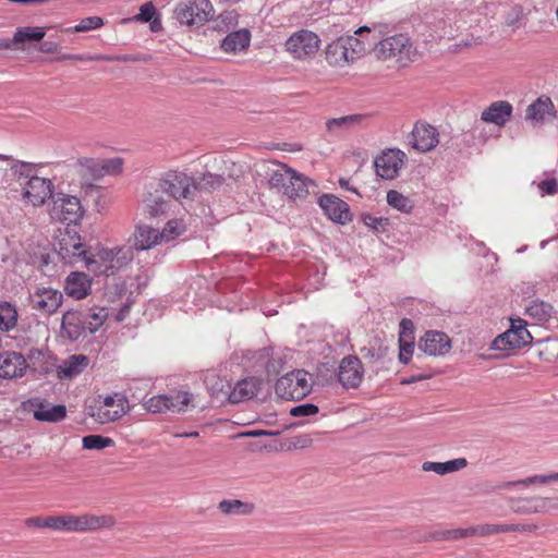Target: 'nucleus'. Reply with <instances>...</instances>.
Listing matches in <instances>:
<instances>
[{"mask_svg": "<svg viewBox=\"0 0 558 558\" xmlns=\"http://www.w3.org/2000/svg\"><path fill=\"white\" fill-rule=\"evenodd\" d=\"M523 325L522 320H512L511 327L499 335L492 342V349L504 352V355L511 354L512 351L521 347Z\"/></svg>", "mask_w": 558, "mask_h": 558, "instance_id": "23", "label": "nucleus"}, {"mask_svg": "<svg viewBox=\"0 0 558 558\" xmlns=\"http://www.w3.org/2000/svg\"><path fill=\"white\" fill-rule=\"evenodd\" d=\"M537 190L541 195H554L558 191V182L555 178H547L537 183Z\"/></svg>", "mask_w": 558, "mask_h": 558, "instance_id": "54", "label": "nucleus"}, {"mask_svg": "<svg viewBox=\"0 0 558 558\" xmlns=\"http://www.w3.org/2000/svg\"><path fill=\"white\" fill-rule=\"evenodd\" d=\"M400 326L402 328V332L401 333L404 335V338L409 339L410 335L405 333V329L412 327V322L410 319H402Z\"/></svg>", "mask_w": 558, "mask_h": 558, "instance_id": "61", "label": "nucleus"}, {"mask_svg": "<svg viewBox=\"0 0 558 558\" xmlns=\"http://www.w3.org/2000/svg\"><path fill=\"white\" fill-rule=\"evenodd\" d=\"M63 294L52 288H38L31 295V305L43 314H53L62 305Z\"/></svg>", "mask_w": 558, "mask_h": 558, "instance_id": "19", "label": "nucleus"}, {"mask_svg": "<svg viewBox=\"0 0 558 558\" xmlns=\"http://www.w3.org/2000/svg\"><path fill=\"white\" fill-rule=\"evenodd\" d=\"M318 413V407L312 403L301 404L293 407L290 410V414L294 417L299 416H311Z\"/></svg>", "mask_w": 558, "mask_h": 558, "instance_id": "53", "label": "nucleus"}, {"mask_svg": "<svg viewBox=\"0 0 558 558\" xmlns=\"http://www.w3.org/2000/svg\"><path fill=\"white\" fill-rule=\"evenodd\" d=\"M247 436L258 437V436H267L271 435L270 432L267 430H254L246 434Z\"/></svg>", "mask_w": 558, "mask_h": 558, "instance_id": "62", "label": "nucleus"}, {"mask_svg": "<svg viewBox=\"0 0 558 558\" xmlns=\"http://www.w3.org/2000/svg\"><path fill=\"white\" fill-rule=\"evenodd\" d=\"M130 314V305L125 304L121 307V310L117 313L114 320L118 323L123 322Z\"/></svg>", "mask_w": 558, "mask_h": 558, "instance_id": "57", "label": "nucleus"}, {"mask_svg": "<svg viewBox=\"0 0 558 558\" xmlns=\"http://www.w3.org/2000/svg\"><path fill=\"white\" fill-rule=\"evenodd\" d=\"M362 120L360 114H350L340 118H333L326 122L328 131L336 132L337 130H345Z\"/></svg>", "mask_w": 558, "mask_h": 558, "instance_id": "44", "label": "nucleus"}, {"mask_svg": "<svg viewBox=\"0 0 558 558\" xmlns=\"http://www.w3.org/2000/svg\"><path fill=\"white\" fill-rule=\"evenodd\" d=\"M468 465V461L465 458H458L447 462H433L425 461L422 464V470L424 472H435L439 475H445L448 473H453L464 469Z\"/></svg>", "mask_w": 558, "mask_h": 558, "instance_id": "37", "label": "nucleus"}, {"mask_svg": "<svg viewBox=\"0 0 558 558\" xmlns=\"http://www.w3.org/2000/svg\"><path fill=\"white\" fill-rule=\"evenodd\" d=\"M339 184H340V186H341V187H344V189H347V190H350V187H349V182H348L347 180L340 179V180H339ZM351 191L355 192V190H354V189H351Z\"/></svg>", "mask_w": 558, "mask_h": 558, "instance_id": "64", "label": "nucleus"}, {"mask_svg": "<svg viewBox=\"0 0 558 558\" xmlns=\"http://www.w3.org/2000/svg\"><path fill=\"white\" fill-rule=\"evenodd\" d=\"M387 203L395 209H413L415 206L410 197L395 190H390L387 193Z\"/></svg>", "mask_w": 558, "mask_h": 558, "instance_id": "46", "label": "nucleus"}, {"mask_svg": "<svg viewBox=\"0 0 558 558\" xmlns=\"http://www.w3.org/2000/svg\"><path fill=\"white\" fill-rule=\"evenodd\" d=\"M186 231V225L182 219L168 220L162 229H159V242L161 244L169 243Z\"/></svg>", "mask_w": 558, "mask_h": 558, "instance_id": "39", "label": "nucleus"}, {"mask_svg": "<svg viewBox=\"0 0 558 558\" xmlns=\"http://www.w3.org/2000/svg\"><path fill=\"white\" fill-rule=\"evenodd\" d=\"M156 14V8L153 2H145L140 8V13L136 16V20L142 23L151 22V29L155 31V24L158 22L157 20H153Z\"/></svg>", "mask_w": 558, "mask_h": 558, "instance_id": "49", "label": "nucleus"}, {"mask_svg": "<svg viewBox=\"0 0 558 558\" xmlns=\"http://www.w3.org/2000/svg\"><path fill=\"white\" fill-rule=\"evenodd\" d=\"M472 14L473 12L468 9H462L459 12L441 11L427 16L426 23L439 37H453L458 31L480 22L476 19H471Z\"/></svg>", "mask_w": 558, "mask_h": 558, "instance_id": "9", "label": "nucleus"}, {"mask_svg": "<svg viewBox=\"0 0 558 558\" xmlns=\"http://www.w3.org/2000/svg\"><path fill=\"white\" fill-rule=\"evenodd\" d=\"M107 205L108 197L104 187L86 180L83 181L77 175L70 173V170L66 173V179L56 184L54 209L104 208Z\"/></svg>", "mask_w": 558, "mask_h": 558, "instance_id": "3", "label": "nucleus"}, {"mask_svg": "<svg viewBox=\"0 0 558 558\" xmlns=\"http://www.w3.org/2000/svg\"><path fill=\"white\" fill-rule=\"evenodd\" d=\"M251 34L246 28L232 32L221 41V49L226 52H238L248 47Z\"/></svg>", "mask_w": 558, "mask_h": 558, "instance_id": "36", "label": "nucleus"}, {"mask_svg": "<svg viewBox=\"0 0 558 558\" xmlns=\"http://www.w3.org/2000/svg\"><path fill=\"white\" fill-rule=\"evenodd\" d=\"M363 220L366 226L373 228L376 231H384L388 225V219L383 217H376L372 213H367L363 216Z\"/></svg>", "mask_w": 558, "mask_h": 558, "instance_id": "52", "label": "nucleus"}, {"mask_svg": "<svg viewBox=\"0 0 558 558\" xmlns=\"http://www.w3.org/2000/svg\"><path fill=\"white\" fill-rule=\"evenodd\" d=\"M262 380L257 377H247L239 380L229 393L231 403H240L254 398L260 389Z\"/></svg>", "mask_w": 558, "mask_h": 558, "instance_id": "31", "label": "nucleus"}, {"mask_svg": "<svg viewBox=\"0 0 558 558\" xmlns=\"http://www.w3.org/2000/svg\"><path fill=\"white\" fill-rule=\"evenodd\" d=\"M311 390V375L304 369L287 373L276 383V393L286 400L303 399Z\"/></svg>", "mask_w": 558, "mask_h": 558, "instance_id": "11", "label": "nucleus"}, {"mask_svg": "<svg viewBox=\"0 0 558 558\" xmlns=\"http://www.w3.org/2000/svg\"><path fill=\"white\" fill-rule=\"evenodd\" d=\"M512 106L508 101L498 100L490 104L481 116V120L486 123H493L497 126H504L512 116Z\"/></svg>", "mask_w": 558, "mask_h": 558, "instance_id": "29", "label": "nucleus"}, {"mask_svg": "<svg viewBox=\"0 0 558 558\" xmlns=\"http://www.w3.org/2000/svg\"><path fill=\"white\" fill-rule=\"evenodd\" d=\"M129 411V400L122 393L106 396L90 407V416L100 424H108L120 420Z\"/></svg>", "mask_w": 558, "mask_h": 558, "instance_id": "13", "label": "nucleus"}, {"mask_svg": "<svg viewBox=\"0 0 558 558\" xmlns=\"http://www.w3.org/2000/svg\"><path fill=\"white\" fill-rule=\"evenodd\" d=\"M414 343L413 337L409 336V339L404 338L403 333H400L399 338V361L403 364H408L413 355Z\"/></svg>", "mask_w": 558, "mask_h": 558, "instance_id": "47", "label": "nucleus"}, {"mask_svg": "<svg viewBox=\"0 0 558 558\" xmlns=\"http://www.w3.org/2000/svg\"><path fill=\"white\" fill-rule=\"evenodd\" d=\"M326 61L330 65L343 66L353 61L351 59L348 47L344 45L342 37L333 40L326 47Z\"/></svg>", "mask_w": 558, "mask_h": 558, "instance_id": "35", "label": "nucleus"}, {"mask_svg": "<svg viewBox=\"0 0 558 558\" xmlns=\"http://www.w3.org/2000/svg\"><path fill=\"white\" fill-rule=\"evenodd\" d=\"M28 529H46L60 533H87L111 529L116 519L109 514L61 513L52 515H35L25 519Z\"/></svg>", "mask_w": 558, "mask_h": 558, "instance_id": "4", "label": "nucleus"}, {"mask_svg": "<svg viewBox=\"0 0 558 558\" xmlns=\"http://www.w3.org/2000/svg\"><path fill=\"white\" fill-rule=\"evenodd\" d=\"M218 509L226 515H248L254 512L255 506L239 499H223L218 504Z\"/></svg>", "mask_w": 558, "mask_h": 558, "instance_id": "38", "label": "nucleus"}, {"mask_svg": "<svg viewBox=\"0 0 558 558\" xmlns=\"http://www.w3.org/2000/svg\"><path fill=\"white\" fill-rule=\"evenodd\" d=\"M556 118V110L551 99L541 96L525 109V120L534 126H541Z\"/></svg>", "mask_w": 558, "mask_h": 558, "instance_id": "21", "label": "nucleus"}, {"mask_svg": "<svg viewBox=\"0 0 558 558\" xmlns=\"http://www.w3.org/2000/svg\"><path fill=\"white\" fill-rule=\"evenodd\" d=\"M2 183H5L4 181ZM7 186V184L0 185V206H7V203L3 201L4 191L3 187Z\"/></svg>", "mask_w": 558, "mask_h": 558, "instance_id": "63", "label": "nucleus"}, {"mask_svg": "<svg viewBox=\"0 0 558 558\" xmlns=\"http://www.w3.org/2000/svg\"><path fill=\"white\" fill-rule=\"evenodd\" d=\"M551 305L543 301L534 300L525 308L527 314L536 323L547 322L551 316Z\"/></svg>", "mask_w": 558, "mask_h": 558, "instance_id": "41", "label": "nucleus"}, {"mask_svg": "<svg viewBox=\"0 0 558 558\" xmlns=\"http://www.w3.org/2000/svg\"><path fill=\"white\" fill-rule=\"evenodd\" d=\"M45 34L43 27H21L15 32L13 40L16 44L40 41L45 37Z\"/></svg>", "mask_w": 558, "mask_h": 558, "instance_id": "42", "label": "nucleus"}, {"mask_svg": "<svg viewBox=\"0 0 558 558\" xmlns=\"http://www.w3.org/2000/svg\"><path fill=\"white\" fill-rule=\"evenodd\" d=\"M141 204L144 209H162L171 206L162 175L146 184Z\"/></svg>", "mask_w": 558, "mask_h": 558, "instance_id": "17", "label": "nucleus"}, {"mask_svg": "<svg viewBox=\"0 0 558 558\" xmlns=\"http://www.w3.org/2000/svg\"><path fill=\"white\" fill-rule=\"evenodd\" d=\"M101 162L99 159L81 158L70 168V173L77 175L83 181L95 183L102 178Z\"/></svg>", "mask_w": 558, "mask_h": 558, "instance_id": "28", "label": "nucleus"}, {"mask_svg": "<svg viewBox=\"0 0 558 558\" xmlns=\"http://www.w3.org/2000/svg\"><path fill=\"white\" fill-rule=\"evenodd\" d=\"M344 45L348 47L351 59L355 60L365 51V45L355 36L342 37Z\"/></svg>", "mask_w": 558, "mask_h": 558, "instance_id": "48", "label": "nucleus"}, {"mask_svg": "<svg viewBox=\"0 0 558 558\" xmlns=\"http://www.w3.org/2000/svg\"><path fill=\"white\" fill-rule=\"evenodd\" d=\"M195 178V186L197 189V206H205V194L211 193L220 189L225 183V178L220 174L204 172Z\"/></svg>", "mask_w": 558, "mask_h": 558, "instance_id": "34", "label": "nucleus"}, {"mask_svg": "<svg viewBox=\"0 0 558 558\" xmlns=\"http://www.w3.org/2000/svg\"><path fill=\"white\" fill-rule=\"evenodd\" d=\"M517 525L512 524H481L468 529H454L442 533L444 539H459L471 536H486L497 533L515 531Z\"/></svg>", "mask_w": 558, "mask_h": 558, "instance_id": "20", "label": "nucleus"}, {"mask_svg": "<svg viewBox=\"0 0 558 558\" xmlns=\"http://www.w3.org/2000/svg\"><path fill=\"white\" fill-rule=\"evenodd\" d=\"M89 365L88 356L74 354L65 359L57 368L59 379H72L82 374Z\"/></svg>", "mask_w": 558, "mask_h": 558, "instance_id": "32", "label": "nucleus"}, {"mask_svg": "<svg viewBox=\"0 0 558 558\" xmlns=\"http://www.w3.org/2000/svg\"><path fill=\"white\" fill-rule=\"evenodd\" d=\"M324 214L329 220L340 225H345L352 220V211H324Z\"/></svg>", "mask_w": 558, "mask_h": 558, "instance_id": "55", "label": "nucleus"}, {"mask_svg": "<svg viewBox=\"0 0 558 558\" xmlns=\"http://www.w3.org/2000/svg\"><path fill=\"white\" fill-rule=\"evenodd\" d=\"M320 45L319 37L307 29H302L292 34L286 41V50L293 58L304 60L315 56Z\"/></svg>", "mask_w": 558, "mask_h": 558, "instance_id": "14", "label": "nucleus"}, {"mask_svg": "<svg viewBox=\"0 0 558 558\" xmlns=\"http://www.w3.org/2000/svg\"><path fill=\"white\" fill-rule=\"evenodd\" d=\"M558 482V472L525 477V513H547L558 510V497L535 494L534 487Z\"/></svg>", "mask_w": 558, "mask_h": 558, "instance_id": "8", "label": "nucleus"}, {"mask_svg": "<svg viewBox=\"0 0 558 558\" xmlns=\"http://www.w3.org/2000/svg\"><path fill=\"white\" fill-rule=\"evenodd\" d=\"M56 45L53 43H50V41H44L41 43L40 45V50L43 52H53L56 50Z\"/></svg>", "mask_w": 558, "mask_h": 558, "instance_id": "58", "label": "nucleus"}, {"mask_svg": "<svg viewBox=\"0 0 558 558\" xmlns=\"http://www.w3.org/2000/svg\"><path fill=\"white\" fill-rule=\"evenodd\" d=\"M33 415L37 421L57 423L66 416V408L62 404H51L44 401L31 402Z\"/></svg>", "mask_w": 558, "mask_h": 558, "instance_id": "27", "label": "nucleus"}, {"mask_svg": "<svg viewBox=\"0 0 558 558\" xmlns=\"http://www.w3.org/2000/svg\"><path fill=\"white\" fill-rule=\"evenodd\" d=\"M85 319L78 311H68L62 316L61 322V336L76 340L85 329Z\"/></svg>", "mask_w": 558, "mask_h": 558, "instance_id": "33", "label": "nucleus"}, {"mask_svg": "<svg viewBox=\"0 0 558 558\" xmlns=\"http://www.w3.org/2000/svg\"><path fill=\"white\" fill-rule=\"evenodd\" d=\"M377 59L393 61L400 66L413 62L417 57V50L411 38L405 34H396L381 39L374 48Z\"/></svg>", "mask_w": 558, "mask_h": 558, "instance_id": "5", "label": "nucleus"}, {"mask_svg": "<svg viewBox=\"0 0 558 558\" xmlns=\"http://www.w3.org/2000/svg\"><path fill=\"white\" fill-rule=\"evenodd\" d=\"M121 252V247L109 248L96 245L87 250L82 263L89 272L96 276H111L125 264L124 258L119 256Z\"/></svg>", "mask_w": 558, "mask_h": 558, "instance_id": "6", "label": "nucleus"}, {"mask_svg": "<svg viewBox=\"0 0 558 558\" xmlns=\"http://www.w3.org/2000/svg\"><path fill=\"white\" fill-rule=\"evenodd\" d=\"M364 377V367L357 356L349 355L341 360L338 379L345 388H357Z\"/></svg>", "mask_w": 558, "mask_h": 558, "instance_id": "18", "label": "nucleus"}, {"mask_svg": "<svg viewBox=\"0 0 558 558\" xmlns=\"http://www.w3.org/2000/svg\"><path fill=\"white\" fill-rule=\"evenodd\" d=\"M46 1L47 0H13V2L27 4V5H37V4L45 3Z\"/></svg>", "mask_w": 558, "mask_h": 558, "instance_id": "60", "label": "nucleus"}, {"mask_svg": "<svg viewBox=\"0 0 558 558\" xmlns=\"http://www.w3.org/2000/svg\"><path fill=\"white\" fill-rule=\"evenodd\" d=\"M411 135L413 148L422 153L432 150L439 142L437 130L427 123H416Z\"/></svg>", "mask_w": 558, "mask_h": 558, "instance_id": "24", "label": "nucleus"}, {"mask_svg": "<svg viewBox=\"0 0 558 558\" xmlns=\"http://www.w3.org/2000/svg\"><path fill=\"white\" fill-rule=\"evenodd\" d=\"M104 25V21L99 16H88L85 19H82L80 23L74 26L73 31L76 33H83L88 32L92 29L99 28Z\"/></svg>", "mask_w": 558, "mask_h": 558, "instance_id": "50", "label": "nucleus"}, {"mask_svg": "<svg viewBox=\"0 0 558 558\" xmlns=\"http://www.w3.org/2000/svg\"><path fill=\"white\" fill-rule=\"evenodd\" d=\"M432 376H433V374H430V373H422L418 375L411 376L409 378H403L401 380V385H410V384H413V383H416L420 380L429 379V378H432Z\"/></svg>", "mask_w": 558, "mask_h": 558, "instance_id": "56", "label": "nucleus"}, {"mask_svg": "<svg viewBox=\"0 0 558 558\" xmlns=\"http://www.w3.org/2000/svg\"><path fill=\"white\" fill-rule=\"evenodd\" d=\"M108 315V311L104 307L93 308L85 319L87 329L92 333L96 332L104 325Z\"/></svg>", "mask_w": 558, "mask_h": 558, "instance_id": "45", "label": "nucleus"}, {"mask_svg": "<svg viewBox=\"0 0 558 558\" xmlns=\"http://www.w3.org/2000/svg\"><path fill=\"white\" fill-rule=\"evenodd\" d=\"M418 349L430 356L445 355L451 349V340L445 332L429 330L420 339Z\"/></svg>", "mask_w": 558, "mask_h": 558, "instance_id": "22", "label": "nucleus"}, {"mask_svg": "<svg viewBox=\"0 0 558 558\" xmlns=\"http://www.w3.org/2000/svg\"><path fill=\"white\" fill-rule=\"evenodd\" d=\"M541 529H542V526H541V525H538V524H535V523H532V524H530V523H525V533H527V532H529V533H535V534H536Z\"/></svg>", "mask_w": 558, "mask_h": 558, "instance_id": "59", "label": "nucleus"}, {"mask_svg": "<svg viewBox=\"0 0 558 558\" xmlns=\"http://www.w3.org/2000/svg\"><path fill=\"white\" fill-rule=\"evenodd\" d=\"M27 366V362L21 353L4 352L0 354V378L22 377Z\"/></svg>", "mask_w": 558, "mask_h": 558, "instance_id": "25", "label": "nucleus"}, {"mask_svg": "<svg viewBox=\"0 0 558 558\" xmlns=\"http://www.w3.org/2000/svg\"><path fill=\"white\" fill-rule=\"evenodd\" d=\"M193 395L184 390H171L169 393L153 396L147 399L143 407L150 413H175L181 414L194 408Z\"/></svg>", "mask_w": 558, "mask_h": 558, "instance_id": "10", "label": "nucleus"}, {"mask_svg": "<svg viewBox=\"0 0 558 558\" xmlns=\"http://www.w3.org/2000/svg\"><path fill=\"white\" fill-rule=\"evenodd\" d=\"M102 170V178L106 174L114 175L119 174L122 171L123 160L120 157L111 158V159H102L100 160Z\"/></svg>", "mask_w": 558, "mask_h": 558, "instance_id": "51", "label": "nucleus"}, {"mask_svg": "<svg viewBox=\"0 0 558 558\" xmlns=\"http://www.w3.org/2000/svg\"><path fill=\"white\" fill-rule=\"evenodd\" d=\"M172 16L181 25H203L214 17V8L209 0L181 1Z\"/></svg>", "mask_w": 558, "mask_h": 558, "instance_id": "12", "label": "nucleus"}, {"mask_svg": "<svg viewBox=\"0 0 558 558\" xmlns=\"http://www.w3.org/2000/svg\"><path fill=\"white\" fill-rule=\"evenodd\" d=\"M405 159V154L400 149L383 151L374 161L377 175L386 180L395 179L404 165Z\"/></svg>", "mask_w": 558, "mask_h": 558, "instance_id": "16", "label": "nucleus"}, {"mask_svg": "<svg viewBox=\"0 0 558 558\" xmlns=\"http://www.w3.org/2000/svg\"><path fill=\"white\" fill-rule=\"evenodd\" d=\"M17 310L7 301H0V330L10 331L17 325Z\"/></svg>", "mask_w": 558, "mask_h": 558, "instance_id": "40", "label": "nucleus"}, {"mask_svg": "<svg viewBox=\"0 0 558 558\" xmlns=\"http://www.w3.org/2000/svg\"><path fill=\"white\" fill-rule=\"evenodd\" d=\"M90 289L92 280L84 272L73 271L65 280V292L69 296L74 298L75 300L85 299L90 293Z\"/></svg>", "mask_w": 558, "mask_h": 558, "instance_id": "30", "label": "nucleus"}, {"mask_svg": "<svg viewBox=\"0 0 558 558\" xmlns=\"http://www.w3.org/2000/svg\"><path fill=\"white\" fill-rule=\"evenodd\" d=\"M160 244L159 228L145 223L136 226L132 236L133 248L136 251H146Z\"/></svg>", "mask_w": 558, "mask_h": 558, "instance_id": "26", "label": "nucleus"}, {"mask_svg": "<svg viewBox=\"0 0 558 558\" xmlns=\"http://www.w3.org/2000/svg\"><path fill=\"white\" fill-rule=\"evenodd\" d=\"M170 202L183 207L197 206L195 178L182 171H168L162 174Z\"/></svg>", "mask_w": 558, "mask_h": 558, "instance_id": "7", "label": "nucleus"}, {"mask_svg": "<svg viewBox=\"0 0 558 558\" xmlns=\"http://www.w3.org/2000/svg\"><path fill=\"white\" fill-rule=\"evenodd\" d=\"M83 448L87 450H101L107 447L114 445V441L110 437L101 435H88L82 439Z\"/></svg>", "mask_w": 558, "mask_h": 558, "instance_id": "43", "label": "nucleus"}, {"mask_svg": "<svg viewBox=\"0 0 558 558\" xmlns=\"http://www.w3.org/2000/svg\"><path fill=\"white\" fill-rule=\"evenodd\" d=\"M37 163L14 160L10 167L14 182L4 180L3 201L22 202L25 206L43 207L48 201L54 206L56 184L52 180L37 175Z\"/></svg>", "mask_w": 558, "mask_h": 558, "instance_id": "1", "label": "nucleus"}, {"mask_svg": "<svg viewBox=\"0 0 558 558\" xmlns=\"http://www.w3.org/2000/svg\"><path fill=\"white\" fill-rule=\"evenodd\" d=\"M58 245V254L68 264L75 265L82 263L86 256L87 248L76 232L72 234L70 231H66L60 236Z\"/></svg>", "mask_w": 558, "mask_h": 558, "instance_id": "15", "label": "nucleus"}, {"mask_svg": "<svg viewBox=\"0 0 558 558\" xmlns=\"http://www.w3.org/2000/svg\"><path fill=\"white\" fill-rule=\"evenodd\" d=\"M266 179L271 190L296 202L310 194L317 196V204L320 209H350L349 204L333 194L318 195L317 184L306 175L281 162H274L266 171Z\"/></svg>", "mask_w": 558, "mask_h": 558, "instance_id": "2", "label": "nucleus"}]
</instances>
